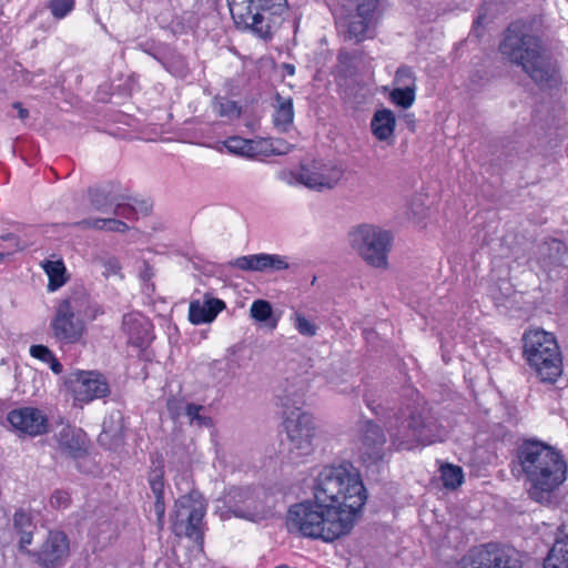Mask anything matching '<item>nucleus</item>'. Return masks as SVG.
<instances>
[{"mask_svg":"<svg viewBox=\"0 0 568 568\" xmlns=\"http://www.w3.org/2000/svg\"><path fill=\"white\" fill-rule=\"evenodd\" d=\"M387 432L397 450H412L419 445L442 442L445 429L424 410L407 407L389 419Z\"/></svg>","mask_w":568,"mask_h":568,"instance_id":"20e7f679","label":"nucleus"},{"mask_svg":"<svg viewBox=\"0 0 568 568\" xmlns=\"http://www.w3.org/2000/svg\"><path fill=\"white\" fill-rule=\"evenodd\" d=\"M523 356L544 383H555L562 373V358L557 339L554 334L541 328L525 332Z\"/></svg>","mask_w":568,"mask_h":568,"instance_id":"39448f33","label":"nucleus"},{"mask_svg":"<svg viewBox=\"0 0 568 568\" xmlns=\"http://www.w3.org/2000/svg\"><path fill=\"white\" fill-rule=\"evenodd\" d=\"M542 568H568V535L565 525L557 528L552 546L544 558Z\"/></svg>","mask_w":568,"mask_h":568,"instance_id":"5701e85b","label":"nucleus"},{"mask_svg":"<svg viewBox=\"0 0 568 568\" xmlns=\"http://www.w3.org/2000/svg\"><path fill=\"white\" fill-rule=\"evenodd\" d=\"M227 511L234 517L255 521L261 517L262 507L255 494L250 487H233L224 498Z\"/></svg>","mask_w":568,"mask_h":568,"instance_id":"dca6fc26","label":"nucleus"},{"mask_svg":"<svg viewBox=\"0 0 568 568\" xmlns=\"http://www.w3.org/2000/svg\"><path fill=\"white\" fill-rule=\"evenodd\" d=\"M122 430V425H119V427L116 429H111V427L109 426V420L108 419H104L103 420V433L108 434L109 432H112L113 435H118L120 434Z\"/></svg>","mask_w":568,"mask_h":568,"instance_id":"bf43d9fd","label":"nucleus"},{"mask_svg":"<svg viewBox=\"0 0 568 568\" xmlns=\"http://www.w3.org/2000/svg\"><path fill=\"white\" fill-rule=\"evenodd\" d=\"M12 108H13L14 110H17V112H18L17 116H18L20 120L24 121V120H27V119L29 118V110H28V109H26V108L22 105V103H21V102H13V103H12Z\"/></svg>","mask_w":568,"mask_h":568,"instance_id":"4d7b16f0","label":"nucleus"},{"mask_svg":"<svg viewBox=\"0 0 568 568\" xmlns=\"http://www.w3.org/2000/svg\"><path fill=\"white\" fill-rule=\"evenodd\" d=\"M0 239L2 241L10 242L16 250L22 248L20 246V239L13 233H4V234L0 235Z\"/></svg>","mask_w":568,"mask_h":568,"instance_id":"6e6d98bb","label":"nucleus"},{"mask_svg":"<svg viewBox=\"0 0 568 568\" xmlns=\"http://www.w3.org/2000/svg\"><path fill=\"white\" fill-rule=\"evenodd\" d=\"M457 568H523V561L515 548L490 542L464 558Z\"/></svg>","mask_w":568,"mask_h":568,"instance_id":"9b49d317","label":"nucleus"},{"mask_svg":"<svg viewBox=\"0 0 568 568\" xmlns=\"http://www.w3.org/2000/svg\"><path fill=\"white\" fill-rule=\"evenodd\" d=\"M51 371L54 373V374H61L62 371H63V366L62 364L59 362V359L55 357V355H53L51 358H50V362H48Z\"/></svg>","mask_w":568,"mask_h":568,"instance_id":"13d9d810","label":"nucleus"},{"mask_svg":"<svg viewBox=\"0 0 568 568\" xmlns=\"http://www.w3.org/2000/svg\"><path fill=\"white\" fill-rule=\"evenodd\" d=\"M77 297L80 300L81 312L75 311V313L80 318L94 321L99 315L103 314V308L99 304L92 303L85 295Z\"/></svg>","mask_w":568,"mask_h":568,"instance_id":"58836bf2","label":"nucleus"},{"mask_svg":"<svg viewBox=\"0 0 568 568\" xmlns=\"http://www.w3.org/2000/svg\"><path fill=\"white\" fill-rule=\"evenodd\" d=\"M204 409V406L186 403L184 406V415L189 418L190 424L196 423L199 426H210L212 424V419L209 416L201 415V412Z\"/></svg>","mask_w":568,"mask_h":568,"instance_id":"ea45409f","label":"nucleus"},{"mask_svg":"<svg viewBox=\"0 0 568 568\" xmlns=\"http://www.w3.org/2000/svg\"><path fill=\"white\" fill-rule=\"evenodd\" d=\"M500 54L540 89H551L559 82V69L541 38L523 22L508 26L499 44Z\"/></svg>","mask_w":568,"mask_h":568,"instance_id":"7ed1b4c3","label":"nucleus"},{"mask_svg":"<svg viewBox=\"0 0 568 568\" xmlns=\"http://www.w3.org/2000/svg\"><path fill=\"white\" fill-rule=\"evenodd\" d=\"M290 150H291V146H287L285 151H273V153L282 154V153H287Z\"/></svg>","mask_w":568,"mask_h":568,"instance_id":"680f3d73","label":"nucleus"},{"mask_svg":"<svg viewBox=\"0 0 568 568\" xmlns=\"http://www.w3.org/2000/svg\"><path fill=\"white\" fill-rule=\"evenodd\" d=\"M223 144L230 153L248 159L266 154V152L260 148L261 142L237 135L226 139Z\"/></svg>","mask_w":568,"mask_h":568,"instance_id":"bb28decb","label":"nucleus"},{"mask_svg":"<svg viewBox=\"0 0 568 568\" xmlns=\"http://www.w3.org/2000/svg\"><path fill=\"white\" fill-rule=\"evenodd\" d=\"M69 555V538L60 530H51L36 554L37 561L44 568H57L63 564Z\"/></svg>","mask_w":568,"mask_h":568,"instance_id":"f3484780","label":"nucleus"},{"mask_svg":"<svg viewBox=\"0 0 568 568\" xmlns=\"http://www.w3.org/2000/svg\"><path fill=\"white\" fill-rule=\"evenodd\" d=\"M213 109L217 115L227 119H239L242 114V106L236 101L225 97H215L213 100Z\"/></svg>","mask_w":568,"mask_h":568,"instance_id":"2f4dec72","label":"nucleus"},{"mask_svg":"<svg viewBox=\"0 0 568 568\" xmlns=\"http://www.w3.org/2000/svg\"><path fill=\"white\" fill-rule=\"evenodd\" d=\"M286 440L283 443L287 457L293 463L312 454L316 426L312 415L295 407L284 419Z\"/></svg>","mask_w":568,"mask_h":568,"instance_id":"6e6552de","label":"nucleus"},{"mask_svg":"<svg viewBox=\"0 0 568 568\" xmlns=\"http://www.w3.org/2000/svg\"><path fill=\"white\" fill-rule=\"evenodd\" d=\"M75 311L81 312L80 300L71 296L62 300L55 307L50 322L52 337L61 346L82 343L87 334V325Z\"/></svg>","mask_w":568,"mask_h":568,"instance_id":"1a4fd4ad","label":"nucleus"},{"mask_svg":"<svg viewBox=\"0 0 568 568\" xmlns=\"http://www.w3.org/2000/svg\"><path fill=\"white\" fill-rule=\"evenodd\" d=\"M224 308L225 303L220 298L211 297L203 303L194 301L189 307V320L194 325L211 323Z\"/></svg>","mask_w":568,"mask_h":568,"instance_id":"4be33fe9","label":"nucleus"},{"mask_svg":"<svg viewBox=\"0 0 568 568\" xmlns=\"http://www.w3.org/2000/svg\"><path fill=\"white\" fill-rule=\"evenodd\" d=\"M151 276V274L149 273V271L146 270L144 273H143V278L146 280Z\"/></svg>","mask_w":568,"mask_h":568,"instance_id":"69168bd1","label":"nucleus"},{"mask_svg":"<svg viewBox=\"0 0 568 568\" xmlns=\"http://www.w3.org/2000/svg\"><path fill=\"white\" fill-rule=\"evenodd\" d=\"M163 468L159 467L149 476V484L151 487L152 493L154 494V497H164V479H163Z\"/></svg>","mask_w":568,"mask_h":568,"instance_id":"c03bdc74","label":"nucleus"},{"mask_svg":"<svg viewBox=\"0 0 568 568\" xmlns=\"http://www.w3.org/2000/svg\"><path fill=\"white\" fill-rule=\"evenodd\" d=\"M282 406L285 407V408H290V405H288V399H282Z\"/></svg>","mask_w":568,"mask_h":568,"instance_id":"0e129e2a","label":"nucleus"},{"mask_svg":"<svg viewBox=\"0 0 568 568\" xmlns=\"http://www.w3.org/2000/svg\"><path fill=\"white\" fill-rule=\"evenodd\" d=\"M385 443L386 437L383 429L372 420L366 422L363 426L362 436L363 460L368 464H377L383 460Z\"/></svg>","mask_w":568,"mask_h":568,"instance_id":"aec40b11","label":"nucleus"},{"mask_svg":"<svg viewBox=\"0 0 568 568\" xmlns=\"http://www.w3.org/2000/svg\"><path fill=\"white\" fill-rule=\"evenodd\" d=\"M161 65L175 78L184 79L190 73L185 57L171 47H169Z\"/></svg>","mask_w":568,"mask_h":568,"instance_id":"cd10ccee","label":"nucleus"},{"mask_svg":"<svg viewBox=\"0 0 568 568\" xmlns=\"http://www.w3.org/2000/svg\"><path fill=\"white\" fill-rule=\"evenodd\" d=\"M361 57V52L358 50L355 51H341L337 55V60L341 64H345L352 67L354 61Z\"/></svg>","mask_w":568,"mask_h":568,"instance_id":"3c124183","label":"nucleus"},{"mask_svg":"<svg viewBox=\"0 0 568 568\" xmlns=\"http://www.w3.org/2000/svg\"><path fill=\"white\" fill-rule=\"evenodd\" d=\"M294 120L293 99L275 93L273 123L281 132H287Z\"/></svg>","mask_w":568,"mask_h":568,"instance_id":"a878e982","label":"nucleus"},{"mask_svg":"<svg viewBox=\"0 0 568 568\" xmlns=\"http://www.w3.org/2000/svg\"><path fill=\"white\" fill-rule=\"evenodd\" d=\"M566 254L567 246L562 241L548 239L538 245L537 263L545 272H551L562 265Z\"/></svg>","mask_w":568,"mask_h":568,"instance_id":"412c9836","label":"nucleus"},{"mask_svg":"<svg viewBox=\"0 0 568 568\" xmlns=\"http://www.w3.org/2000/svg\"><path fill=\"white\" fill-rule=\"evenodd\" d=\"M122 326L129 337V343L141 349H145L154 338L152 323L139 313L125 314Z\"/></svg>","mask_w":568,"mask_h":568,"instance_id":"6ab92c4d","label":"nucleus"},{"mask_svg":"<svg viewBox=\"0 0 568 568\" xmlns=\"http://www.w3.org/2000/svg\"><path fill=\"white\" fill-rule=\"evenodd\" d=\"M291 321L294 325V328L305 337H313L317 334L318 326L311 322L308 318L305 317L304 314L300 312H294L291 315Z\"/></svg>","mask_w":568,"mask_h":568,"instance_id":"e433bc0d","label":"nucleus"},{"mask_svg":"<svg viewBox=\"0 0 568 568\" xmlns=\"http://www.w3.org/2000/svg\"><path fill=\"white\" fill-rule=\"evenodd\" d=\"M169 47L170 45L164 43H155L150 41L140 44L141 50L146 54L151 55L160 64L162 63Z\"/></svg>","mask_w":568,"mask_h":568,"instance_id":"37998d69","label":"nucleus"},{"mask_svg":"<svg viewBox=\"0 0 568 568\" xmlns=\"http://www.w3.org/2000/svg\"><path fill=\"white\" fill-rule=\"evenodd\" d=\"M519 474L528 485L529 497L548 503L567 478L568 466L556 447L537 438L524 439L516 449Z\"/></svg>","mask_w":568,"mask_h":568,"instance_id":"f03ea898","label":"nucleus"},{"mask_svg":"<svg viewBox=\"0 0 568 568\" xmlns=\"http://www.w3.org/2000/svg\"><path fill=\"white\" fill-rule=\"evenodd\" d=\"M4 257H6V254H4V253H2V252H0V262H1V261H3V260H4Z\"/></svg>","mask_w":568,"mask_h":568,"instance_id":"338daca9","label":"nucleus"},{"mask_svg":"<svg viewBox=\"0 0 568 568\" xmlns=\"http://www.w3.org/2000/svg\"><path fill=\"white\" fill-rule=\"evenodd\" d=\"M206 503L199 493L181 496L174 505L172 531L186 537L199 546L204 542V516Z\"/></svg>","mask_w":568,"mask_h":568,"instance_id":"423d86ee","label":"nucleus"},{"mask_svg":"<svg viewBox=\"0 0 568 568\" xmlns=\"http://www.w3.org/2000/svg\"><path fill=\"white\" fill-rule=\"evenodd\" d=\"M12 521L14 531L17 532V535L20 536L19 549L21 551L30 554L27 547L32 544L33 534L37 528L36 524L33 523L32 516L24 509L20 508L16 510Z\"/></svg>","mask_w":568,"mask_h":568,"instance_id":"393cba45","label":"nucleus"},{"mask_svg":"<svg viewBox=\"0 0 568 568\" xmlns=\"http://www.w3.org/2000/svg\"><path fill=\"white\" fill-rule=\"evenodd\" d=\"M89 200L94 210L101 213H111L118 196L112 194L111 189L105 186L90 187Z\"/></svg>","mask_w":568,"mask_h":568,"instance_id":"c85d7f7f","label":"nucleus"},{"mask_svg":"<svg viewBox=\"0 0 568 568\" xmlns=\"http://www.w3.org/2000/svg\"><path fill=\"white\" fill-rule=\"evenodd\" d=\"M485 14L479 12L478 17L474 20L473 27L474 29L478 28L485 21Z\"/></svg>","mask_w":568,"mask_h":568,"instance_id":"052dcab7","label":"nucleus"},{"mask_svg":"<svg viewBox=\"0 0 568 568\" xmlns=\"http://www.w3.org/2000/svg\"><path fill=\"white\" fill-rule=\"evenodd\" d=\"M406 118H407V123H412V125H414V120L412 119L413 115L407 114Z\"/></svg>","mask_w":568,"mask_h":568,"instance_id":"e2e57ef3","label":"nucleus"},{"mask_svg":"<svg viewBox=\"0 0 568 568\" xmlns=\"http://www.w3.org/2000/svg\"><path fill=\"white\" fill-rule=\"evenodd\" d=\"M65 385L72 390L75 400L90 403L110 394L106 378L93 371H77L65 379Z\"/></svg>","mask_w":568,"mask_h":568,"instance_id":"ddd939ff","label":"nucleus"},{"mask_svg":"<svg viewBox=\"0 0 568 568\" xmlns=\"http://www.w3.org/2000/svg\"><path fill=\"white\" fill-rule=\"evenodd\" d=\"M250 314L255 321L265 323L272 328H275L277 325V318L273 316L272 305L265 300L254 301L251 305Z\"/></svg>","mask_w":568,"mask_h":568,"instance_id":"7c9ffc66","label":"nucleus"},{"mask_svg":"<svg viewBox=\"0 0 568 568\" xmlns=\"http://www.w3.org/2000/svg\"><path fill=\"white\" fill-rule=\"evenodd\" d=\"M230 12L235 26L242 30H250L257 37L265 39L271 34L270 24L261 10H255V6L250 0H227Z\"/></svg>","mask_w":568,"mask_h":568,"instance_id":"2eb2a0df","label":"nucleus"},{"mask_svg":"<svg viewBox=\"0 0 568 568\" xmlns=\"http://www.w3.org/2000/svg\"><path fill=\"white\" fill-rule=\"evenodd\" d=\"M128 200H130L136 207H138V214H149L151 211V204L145 200H139L136 197L128 196Z\"/></svg>","mask_w":568,"mask_h":568,"instance_id":"5fc2aeb1","label":"nucleus"},{"mask_svg":"<svg viewBox=\"0 0 568 568\" xmlns=\"http://www.w3.org/2000/svg\"><path fill=\"white\" fill-rule=\"evenodd\" d=\"M264 272H278L290 267L286 256L264 253Z\"/></svg>","mask_w":568,"mask_h":568,"instance_id":"79ce46f5","label":"nucleus"},{"mask_svg":"<svg viewBox=\"0 0 568 568\" xmlns=\"http://www.w3.org/2000/svg\"><path fill=\"white\" fill-rule=\"evenodd\" d=\"M440 478L444 487L456 489L464 481L463 468L453 464H444L440 467Z\"/></svg>","mask_w":568,"mask_h":568,"instance_id":"72a5a7b5","label":"nucleus"},{"mask_svg":"<svg viewBox=\"0 0 568 568\" xmlns=\"http://www.w3.org/2000/svg\"><path fill=\"white\" fill-rule=\"evenodd\" d=\"M70 494L62 489L54 490L50 498V505L55 509H64L70 506Z\"/></svg>","mask_w":568,"mask_h":568,"instance_id":"49530a36","label":"nucleus"},{"mask_svg":"<svg viewBox=\"0 0 568 568\" xmlns=\"http://www.w3.org/2000/svg\"><path fill=\"white\" fill-rule=\"evenodd\" d=\"M58 449L65 456L80 460L88 455V439L82 429L63 426L55 435Z\"/></svg>","mask_w":568,"mask_h":568,"instance_id":"a211bd4d","label":"nucleus"},{"mask_svg":"<svg viewBox=\"0 0 568 568\" xmlns=\"http://www.w3.org/2000/svg\"><path fill=\"white\" fill-rule=\"evenodd\" d=\"M43 270L49 277L48 291L54 292L60 288L67 282L65 266L61 260L58 261H45Z\"/></svg>","mask_w":568,"mask_h":568,"instance_id":"c756f323","label":"nucleus"},{"mask_svg":"<svg viewBox=\"0 0 568 568\" xmlns=\"http://www.w3.org/2000/svg\"><path fill=\"white\" fill-rule=\"evenodd\" d=\"M105 230L111 232L124 233L129 230V226L125 222L121 220L109 217L106 219Z\"/></svg>","mask_w":568,"mask_h":568,"instance_id":"603ef678","label":"nucleus"},{"mask_svg":"<svg viewBox=\"0 0 568 568\" xmlns=\"http://www.w3.org/2000/svg\"><path fill=\"white\" fill-rule=\"evenodd\" d=\"M115 216H120L126 220H133L138 216V207L128 200V196H118L112 212Z\"/></svg>","mask_w":568,"mask_h":568,"instance_id":"4c0bfd02","label":"nucleus"},{"mask_svg":"<svg viewBox=\"0 0 568 568\" xmlns=\"http://www.w3.org/2000/svg\"><path fill=\"white\" fill-rule=\"evenodd\" d=\"M45 8L55 21H60L73 12L75 0H48Z\"/></svg>","mask_w":568,"mask_h":568,"instance_id":"f704fd0d","label":"nucleus"},{"mask_svg":"<svg viewBox=\"0 0 568 568\" xmlns=\"http://www.w3.org/2000/svg\"><path fill=\"white\" fill-rule=\"evenodd\" d=\"M417 88H399L396 87L390 92V101L403 109H408L413 105L416 98Z\"/></svg>","mask_w":568,"mask_h":568,"instance_id":"c9c22d12","label":"nucleus"},{"mask_svg":"<svg viewBox=\"0 0 568 568\" xmlns=\"http://www.w3.org/2000/svg\"><path fill=\"white\" fill-rule=\"evenodd\" d=\"M154 513L156 515L158 524L160 527L163 526L165 516V501L164 497H155L154 500Z\"/></svg>","mask_w":568,"mask_h":568,"instance_id":"864d4df0","label":"nucleus"},{"mask_svg":"<svg viewBox=\"0 0 568 568\" xmlns=\"http://www.w3.org/2000/svg\"><path fill=\"white\" fill-rule=\"evenodd\" d=\"M314 500L290 507L286 525L303 537L334 541L347 535L362 514L367 491L349 462L325 466L313 485Z\"/></svg>","mask_w":568,"mask_h":568,"instance_id":"f257e3e1","label":"nucleus"},{"mask_svg":"<svg viewBox=\"0 0 568 568\" xmlns=\"http://www.w3.org/2000/svg\"><path fill=\"white\" fill-rule=\"evenodd\" d=\"M352 247L365 262L374 267L387 266V253L390 245V234L379 227L362 224L349 232Z\"/></svg>","mask_w":568,"mask_h":568,"instance_id":"9d476101","label":"nucleus"},{"mask_svg":"<svg viewBox=\"0 0 568 568\" xmlns=\"http://www.w3.org/2000/svg\"><path fill=\"white\" fill-rule=\"evenodd\" d=\"M116 416H118V419L121 422L122 420V416H121L120 412L116 413Z\"/></svg>","mask_w":568,"mask_h":568,"instance_id":"774afa93","label":"nucleus"},{"mask_svg":"<svg viewBox=\"0 0 568 568\" xmlns=\"http://www.w3.org/2000/svg\"><path fill=\"white\" fill-rule=\"evenodd\" d=\"M344 175V170L334 161L312 159L302 161L297 171L282 172V180L293 181L315 190H332Z\"/></svg>","mask_w":568,"mask_h":568,"instance_id":"0eeeda50","label":"nucleus"},{"mask_svg":"<svg viewBox=\"0 0 568 568\" xmlns=\"http://www.w3.org/2000/svg\"><path fill=\"white\" fill-rule=\"evenodd\" d=\"M75 225L83 229L105 230L106 219H84Z\"/></svg>","mask_w":568,"mask_h":568,"instance_id":"8fccbe9b","label":"nucleus"},{"mask_svg":"<svg viewBox=\"0 0 568 568\" xmlns=\"http://www.w3.org/2000/svg\"><path fill=\"white\" fill-rule=\"evenodd\" d=\"M185 404L186 403H184V400H182V399H176V398L168 399L166 407L170 413V416L173 419H176V418L181 417L182 415H184Z\"/></svg>","mask_w":568,"mask_h":568,"instance_id":"09e8293b","label":"nucleus"},{"mask_svg":"<svg viewBox=\"0 0 568 568\" xmlns=\"http://www.w3.org/2000/svg\"><path fill=\"white\" fill-rule=\"evenodd\" d=\"M394 82L399 88H416V77L408 65H400L396 70Z\"/></svg>","mask_w":568,"mask_h":568,"instance_id":"a19ab883","label":"nucleus"},{"mask_svg":"<svg viewBox=\"0 0 568 568\" xmlns=\"http://www.w3.org/2000/svg\"><path fill=\"white\" fill-rule=\"evenodd\" d=\"M264 253L239 256L230 262V266L245 272H264Z\"/></svg>","mask_w":568,"mask_h":568,"instance_id":"473e14b6","label":"nucleus"},{"mask_svg":"<svg viewBox=\"0 0 568 568\" xmlns=\"http://www.w3.org/2000/svg\"><path fill=\"white\" fill-rule=\"evenodd\" d=\"M30 355L45 364L50 362V358L54 353L45 345L37 344L30 347Z\"/></svg>","mask_w":568,"mask_h":568,"instance_id":"de8ad7c7","label":"nucleus"},{"mask_svg":"<svg viewBox=\"0 0 568 568\" xmlns=\"http://www.w3.org/2000/svg\"><path fill=\"white\" fill-rule=\"evenodd\" d=\"M286 0H250V3L255 6V10L272 11L276 14L284 7Z\"/></svg>","mask_w":568,"mask_h":568,"instance_id":"a18cd8bd","label":"nucleus"},{"mask_svg":"<svg viewBox=\"0 0 568 568\" xmlns=\"http://www.w3.org/2000/svg\"><path fill=\"white\" fill-rule=\"evenodd\" d=\"M396 128L395 113L386 108L374 112L371 120V131L378 141H388L394 136Z\"/></svg>","mask_w":568,"mask_h":568,"instance_id":"b1692460","label":"nucleus"},{"mask_svg":"<svg viewBox=\"0 0 568 568\" xmlns=\"http://www.w3.org/2000/svg\"><path fill=\"white\" fill-rule=\"evenodd\" d=\"M7 422L19 437H37L49 429L48 416L41 409L30 406L10 410Z\"/></svg>","mask_w":568,"mask_h":568,"instance_id":"4468645a","label":"nucleus"},{"mask_svg":"<svg viewBox=\"0 0 568 568\" xmlns=\"http://www.w3.org/2000/svg\"><path fill=\"white\" fill-rule=\"evenodd\" d=\"M379 0H357L354 11L339 20V27L345 33V39L356 43L374 37L372 29L373 17Z\"/></svg>","mask_w":568,"mask_h":568,"instance_id":"f8f14e48","label":"nucleus"}]
</instances>
